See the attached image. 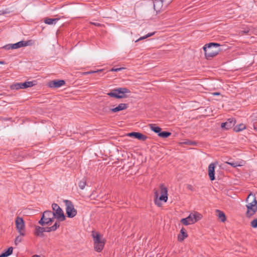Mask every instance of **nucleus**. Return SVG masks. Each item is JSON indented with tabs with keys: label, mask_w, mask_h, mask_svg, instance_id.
Instances as JSON below:
<instances>
[{
	"label": "nucleus",
	"mask_w": 257,
	"mask_h": 257,
	"mask_svg": "<svg viewBox=\"0 0 257 257\" xmlns=\"http://www.w3.org/2000/svg\"><path fill=\"white\" fill-rule=\"evenodd\" d=\"M245 205L247 210L245 213L246 217L250 218L257 212V201L256 197L252 193H250L245 200Z\"/></svg>",
	"instance_id": "1"
},
{
	"label": "nucleus",
	"mask_w": 257,
	"mask_h": 257,
	"mask_svg": "<svg viewBox=\"0 0 257 257\" xmlns=\"http://www.w3.org/2000/svg\"><path fill=\"white\" fill-rule=\"evenodd\" d=\"M219 46L220 45L216 43H210L205 45L203 49L206 58L207 59H209L217 55L220 51L219 49Z\"/></svg>",
	"instance_id": "2"
},
{
	"label": "nucleus",
	"mask_w": 257,
	"mask_h": 257,
	"mask_svg": "<svg viewBox=\"0 0 257 257\" xmlns=\"http://www.w3.org/2000/svg\"><path fill=\"white\" fill-rule=\"evenodd\" d=\"M160 189L161 194L160 196H159V193L157 191H156L154 193V203L159 207L162 205L161 201L166 202L168 200L167 188L164 184H161Z\"/></svg>",
	"instance_id": "3"
},
{
	"label": "nucleus",
	"mask_w": 257,
	"mask_h": 257,
	"mask_svg": "<svg viewBox=\"0 0 257 257\" xmlns=\"http://www.w3.org/2000/svg\"><path fill=\"white\" fill-rule=\"evenodd\" d=\"M92 236L94 241V247L95 251L100 252L103 248L104 241L101 238L100 234L94 231H92Z\"/></svg>",
	"instance_id": "4"
},
{
	"label": "nucleus",
	"mask_w": 257,
	"mask_h": 257,
	"mask_svg": "<svg viewBox=\"0 0 257 257\" xmlns=\"http://www.w3.org/2000/svg\"><path fill=\"white\" fill-rule=\"evenodd\" d=\"M130 90L125 87H120L113 89L107 95L112 97L122 98L126 97V94L130 93Z\"/></svg>",
	"instance_id": "5"
},
{
	"label": "nucleus",
	"mask_w": 257,
	"mask_h": 257,
	"mask_svg": "<svg viewBox=\"0 0 257 257\" xmlns=\"http://www.w3.org/2000/svg\"><path fill=\"white\" fill-rule=\"evenodd\" d=\"M201 218L202 215L200 213L197 212H194L191 213L188 217L182 218L181 220V222L184 225H188L195 223L197 221L200 220Z\"/></svg>",
	"instance_id": "6"
},
{
	"label": "nucleus",
	"mask_w": 257,
	"mask_h": 257,
	"mask_svg": "<svg viewBox=\"0 0 257 257\" xmlns=\"http://www.w3.org/2000/svg\"><path fill=\"white\" fill-rule=\"evenodd\" d=\"M54 218H55L53 212L46 210L43 212L41 219L39 221V223L42 225L48 224L52 222Z\"/></svg>",
	"instance_id": "7"
},
{
	"label": "nucleus",
	"mask_w": 257,
	"mask_h": 257,
	"mask_svg": "<svg viewBox=\"0 0 257 257\" xmlns=\"http://www.w3.org/2000/svg\"><path fill=\"white\" fill-rule=\"evenodd\" d=\"M52 208L53 210L55 218L59 221H64L65 219V216L62 209L56 203H53L52 204Z\"/></svg>",
	"instance_id": "8"
},
{
	"label": "nucleus",
	"mask_w": 257,
	"mask_h": 257,
	"mask_svg": "<svg viewBox=\"0 0 257 257\" xmlns=\"http://www.w3.org/2000/svg\"><path fill=\"white\" fill-rule=\"evenodd\" d=\"M66 206V212L68 217L73 218L77 214V210L74 208V205L72 202L68 200L64 201Z\"/></svg>",
	"instance_id": "9"
},
{
	"label": "nucleus",
	"mask_w": 257,
	"mask_h": 257,
	"mask_svg": "<svg viewBox=\"0 0 257 257\" xmlns=\"http://www.w3.org/2000/svg\"><path fill=\"white\" fill-rule=\"evenodd\" d=\"M17 229L20 234L22 236H25V225L23 219L20 217H17L15 220Z\"/></svg>",
	"instance_id": "10"
},
{
	"label": "nucleus",
	"mask_w": 257,
	"mask_h": 257,
	"mask_svg": "<svg viewBox=\"0 0 257 257\" xmlns=\"http://www.w3.org/2000/svg\"><path fill=\"white\" fill-rule=\"evenodd\" d=\"M36 84V81H26L23 83H16L11 86L12 89L19 90L31 87Z\"/></svg>",
	"instance_id": "11"
},
{
	"label": "nucleus",
	"mask_w": 257,
	"mask_h": 257,
	"mask_svg": "<svg viewBox=\"0 0 257 257\" xmlns=\"http://www.w3.org/2000/svg\"><path fill=\"white\" fill-rule=\"evenodd\" d=\"M236 121L233 117L227 119L226 121L223 122L221 124V127L224 130H228L232 128L235 124Z\"/></svg>",
	"instance_id": "12"
},
{
	"label": "nucleus",
	"mask_w": 257,
	"mask_h": 257,
	"mask_svg": "<svg viewBox=\"0 0 257 257\" xmlns=\"http://www.w3.org/2000/svg\"><path fill=\"white\" fill-rule=\"evenodd\" d=\"M65 82L63 80H52L49 82L48 86L52 88H57L65 84Z\"/></svg>",
	"instance_id": "13"
},
{
	"label": "nucleus",
	"mask_w": 257,
	"mask_h": 257,
	"mask_svg": "<svg viewBox=\"0 0 257 257\" xmlns=\"http://www.w3.org/2000/svg\"><path fill=\"white\" fill-rule=\"evenodd\" d=\"M164 0H154V9L157 13L160 12L163 8Z\"/></svg>",
	"instance_id": "14"
},
{
	"label": "nucleus",
	"mask_w": 257,
	"mask_h": 257,
	"mask_svg": "<svg viewBox=\"0 0 257 257\" xmlns=\"http://www.w3.org/2000/svg\"><path fill=\"white\" fill-rule=\"evenodd\" d=\"M127 136L129 137H134L135 138L143 141H146L147 139V137L146 136L138 132H132L128 134Z\"/></svg>",
	"instance_id": "15"
},
{
	"label": "nucleus",
	"mask_w": 257,
	"mask_h": 257,
	"mask_svg": "<svg viewBox=\"0 0 257 257\" xmlns=\"http://www.w3.org/2000/svg\"><path fill=\"white\" fill-rule=\"evenodd\" d=\"M215 165L214 163H211L208 166V175L211 181L215 180Z\"/></svg>",
	"instance_id": "16"
},
{
	"label": "nucleus",
	"mask_w": 257,
	"mask_h": 257,
	"mask_svg": "<svg viewBox=\"0 0 257 257\" xmlns=\"http://www.w3.org/2000/svg\"><path fill=\"white\" fill-rule=\"evenodd\" d=\"M127 104L126 103H120L118 105L114 108L110 109V111L112 112H116L120 110L126 109L127 108Z\"/></svg>",
	"instance_id": "17"
},
{
	"label": "nucleus",
	"mask_w": 257,
	"mask_h": 257,
	"mask_svg": "<svg viewBox=\"0 0 257 257\" xmlns=\"http://www.w3.org/2000/svg\"><path fill=\"white\" fill-rule=\"evenodd\" d=\"M60 227L59 221H56L53 225L51 227H44L45 232H49L56 230Z\"/></svg>",
	"instance_id": "18"
},
{
	"label": "nucleus",
	"mask_w": 257,
	"mask_h": 257,
	"mask_svg": "<svg viewBox=\"0 0 257 257\" xmlns=\"http://www.w3.org/2000/svg\"><path fill=\"white\" fill-rule=\"evenodd\" d=\"M29 41H21L15 44H12L13 49H18L22 47L27 46L29 45Z\"/></svg>",
	"instance_id": "19"
},
{
	"label": "nucleus",
	"mask_w": 257,
	"mask_h": 257,
	"mask_svg": "<svg viewBox=\"0 0 257 257\" xmlns=\"http://www.w3.org/2000/svg\"><path fill=\"white\" fill-rule=\"evenodd\" d=\"M216 212L217 213V216H218V218L221 222H224L226 220V216L224 213L218 209H217Z\"/></svg>",
	"instance_id": "20"
},
{
	"label": "nucleus",
	"mask_w": 257,
	"mask_h": 257,
	"mask_svg": "<svg viewBox=\"0 0 257 257\" xmlns=\"http://www.w3.org/2000/svg\"><path fill=\"white\" fill-rule=\"evenodd\" d=\"M180 233L181 234L178 235V238L179 241H182L188 236V235L183 228L181 229Z\"/></svg>",
	"instance_id": "21"
},
{
	"label": "nucleus",
	"mask_w": 257,
	"mask_h": 257,
	"mask_svg": "<svg viewBox=\"0 0 257 257\" xmlns=\"http://www.w3.org/2000/svg\"><path fill=\"white\" fill-rule=\"evenodd\" d=\"M45 232L44 227L37 226L36 227L35 234L37 236H43Z\"/></svg>",
	"instance_id": "22"
},
{
	"label": "nucleus",
	"mask_w": 257,
	"mask_h": 257,
	"mask_svg": "<svg viewBox=\"0 0 257 257\" xmlns=\"http://www.w3.org/2000/svg\"><path fill=\"white\" fill-rule=\"evenodd\" d=\"M150 127L152 131L157 133L158 135L161 132V128L160 127L156 126L155 124H150Z\"/></svg>",
	"instance_id": "23"
},
{
	"label": "nucleus",
	"mask_w": 257,
	"mask_h": 257,
	"mask_svg": "<svg viewBox=\"0 0 257 257\" xmlns=\"http://www.w3.org/2000/svg\"><path fill=\"white\" fill-rule=\"evenodd\" d=\"M78 186L81 190H83L86 185V179L84 177L78 183Z\"/></svg>",
	"instance_id": "24"
},
{
	"label": "nucleus",
	"mask_w": 257,
	"mask_h": 257,
	"mask_svg": "<svg viewBox=\"0 0 257 257\" xmlns=\"http://www.w3.org/2000/svg\"><path fill=\"white\" fill-rule=\"evenodd\" d=\"M58 21V19L47 18L45 20L44 22L47 24L52 25L56 24Z\"/></svg>",
	"instance_id": "25"
},
{
	"label": "nucleus",
	"mask_w": 257,
	"mask_h": 257,
	"mask_svg": "<svg viewBox=\"0 0 257 257\" xmlns=\"http://www.w3.org/2000/svg\"><path fill=\"white\" fill-rule=\"evenodd\" d=\"M252 121L254 129L257 131V114L252 116Z\"/></svg>",
	"instance_id": "26"
},
{
	"label": "nucleus",
	"mask_w": 257,
	"mask_h": 257,
	"mask_svg": "<svg viewBox=\"0 0 257 257\" xmlns=\"http://www.w3.org/2000/svg\"><path fill=\"white\" fill-rule=\"evenodd\" d=\"M245 128V125L243 124H239V125H236L234 130L235 132H238L241 131H242Z\"/></svg>",
	"instance_id": "27"
},
{
	"label": "nucleus",
	"mask_w": 257,
	"mask_h": 257,
	"mask_svg": "<svg viewBox=\"0 0 257 257\" xmlns=\"http://www.w3.org/2000/svg\"><path fill=\"white\" fill-rule=\"evenodd\" d=\"M171 135V133L168 132H162L159 134V136L163 138H167Z\"/></svg>",
	"instance_id": "28"
},
{
	"label": "nucleus",
	"mask_w": 257,
	"mask_h": 257,
	"mask_svg": "<svg viewBox=\"0 0 257 257\" xmlns=\"http://www.w3.org/2000/svg\"><path fill=\"white\" fill-rule=\"evenodd\" d=\"M155 34V32H153V33H148V34H147L146 35L144 36H143V37H140L139 39H138L136 42H138L140 40H144L145 39H146L148 37H150L151 36H152L153 35H154Z\"/></svg>",
	"instance_id": "29"
},
{
	"label": "nucleus",
	"mask_w": 257,
	"mask_h": 257,
	"mask_svg": "<svg viewBox=\"0 0 257 257\" xmlns=\"http://www.w3.org/2000/svg\"><path fill=\"white\" fill-rule=\"evenodd\" d=\"M250 226L253 228H255L257 227V217L253 219L252 220L250 221Z\"/></svg>",
	"instance_id": "30"
},
{
	"label": "nucleus",
	"mask_w": 257,
	"mask_h": 257,
	"mask_svg": "<svg viewBox=\"0 0 257 257\" xmlns=\"http://www.w3.org/2000/svg\"><path fill=\"white\" fill-rule=\"evenodd\" d=\"M23 236H22L20 234V235H19L16 237L15 240V243L16 245H18L19 243H20L22 241Z\"/></svg>",
	"instance_id": "31"
},
{
	"label": "nucleus",
	"mask_w": 257,
	"mask_h": 257,
	"mask_svg": "<svg viewBox=\"0 0 257 257\" xmlns=\"http://www.w3.org/2000/svg\"><path fill=\"white\" fill-rule=\"evenodd\" d=\"M227 164H229V165H230L231 166L234 167V168H235L236 167H238V166H240V165L236 162H226Z\"/></svg>",
	"instance_id": "32"
},
{
	"label": "nucleus",
	"mask_w": 257,
	"mask_h": 257,
	"mask_svg": "<svg viewBox=\"0 0 257 257\" xmlns=\"http://www.w3.org/2000/svg\"><path fill=\"white\" fill-rule=\"evenodd\" d=\"M13 250V247H10L8 248V249L6 251H4V253H5L6 255H7V256H8L12 253Z\"/></svg>",
	"instance_id": "33"
},
{
	"label": "nucleus",
	"mask_w": 257,
	"mask_h": 257,
	"mask_svg": "<svg viewBox=\"0 0 257 257\" xmlns=\"http://www.w3.org/2000/svg\"><path fill=\"white\" fill-rule=\"evenodd\" d=\"M3 48L5 49V50L13 49L12 44L6 45L5 46L3 47Z\"/></svg>",
	"instance_id": "34"
},
{
	"label": "nucleus",
	"mask_w": 257,
	"mask_h": 257,
	"mask_svg": "<svg viewBox=\"0 0 257 257\" xmlns=\"http://www.w3.org/2000/svg\"><path fill=\"white\" fill-rule=\"evenodd\" d=\"M124 68L123 67H119V68H112L110 71H115V72H118V71H121L123 69H124Z\"/></svg>",
	"instance_id": "35"
},
{
	"label": "nucleus",
	"mask_w": 257,
	"mask_h": 257,
	"mask_svg": "<svg viewBox=\"0 0 257 257\" xmlns=\"http://www.w3.org/2000/svg\"><path fill=\"white\" fill-rule=\"evenodd\" d=\"M102 70H98L97 71H88V72H85V74H91V73H98V72H100L102 71Z\"/></svg>",
	"instance_id": "36"
},
{
	"label": "nucleus",
	"mask_w": 257,
	"mask_h": 257,
	"mask_svg": "<svg viewBox=\"0 0 257 257\" xmlns=\"http://www.w3.org/2000/svg\"><path fill=\"white\" fill-rule=\"evenodd\" d=\"M185 144H188V145H194L196 144V143L194 142L188 141V142H185Z\"/></svg>",
	"instance_id": "37"
},
{
	"label": "nucleus",
	"mask_w": 257,
	"mask_h": 257,
	"mask_svg": "<svg viewBox=\"0 0 257 257\" xmlns=\"http://www.w3.org/2000/svg\"><path fill=\"white\" fill-rule=\"evenodd\" d=\"M187 189H188L189 190H190L191 191H193V186L191 185H190V184H188L187 185Z\"/></svg>",
	"instance_id": "38"
},
{
	"label": "nucleus",
	"mask_w": 257,
	"mask_h": 257,
	"mask_svg": "<svg viewBox=\"0 0 257 257\" xmlns=\"http://www.w3.org/2000/svg\"><path fill=\"white\" fill-rule=\"evenodd\" d=\"M91 24L95 26H97V27H100L101 26V24H100V23H93V22H91Z\"/></svg>",
	"instance_id": "39"
},
{
	"label": "nucleus",
	"mask_w": 257,
	"mask_h": 257,
	"mask_svg": "<svg viewBox=\"0 0 257 257\" xmlns=\"http://www.w3.org/2000/svg\"><path fill=\"white\" fill-rule=\"evenodd\" d=\"M249 29L248 28H247V29H245V30L242 31V32L243 33L247 34L249 32Z\"/></svg>",
	"instance_id": "40"
},
{
	"label": "nucleus",
	"mask_w": 257,
	"mask_h": 257,
	"mask_svg": "<svg viewBox=\"0 0 257 257\" xmlns=\"http://www.w3.org/2000/svg\"><path fill=\"white\" fill-rule=\"evenodd\" d=\"M0 257H7V255H6V253L4 252L1 254H0Z\"/></svg>",
	"instance_id": "41"
},
{
	"label": "nucleus",
	"mask_w": 257,
	"mask_h": 257,
	"mask_svg": "<svg viewBox=\"0 0 257 257\" xmlns=\"http://www.w3.org/2000/svg\"><path fill=\"white\" fill-rule=\"evenodd\" d=\"M220 94V93L219 92H214L213 93L214 95H219Z\"/></svg>",
	"instance_id": "42"
},
{
	"label": "nucleus",
	"mask_w": 257,
	"mask_h": 257,
	"mask_svg": "<svg viewBox=\"0 0 257 257\" xmlns=\"http://www.w3.org/2000/svg\"><path fill=\"white\" fill-rule=\"evenodd\" d=\"M0 64H5V62L4 61H0Z\"/></svg>",
	"instance_id": "43"
},
{
	"label": "nucleus",
	"mask_w": 257,
	"mask_h": 257,
	"mask_svg": "<svg viewBox=\"0 0 257 257\" xmlns=\"http://www.w3.org/2000/svg\"><path fill=\"white\" fill-rule=\"evenodd\" d=\"M33 257H41L40 255H34L33 256Z\"/></svg>",
	"instance_id": "44"
},
{
	"label": "nucleus",
	"mask_w": 257,
	"mask_h": 257,
	"mask_svg": "<svg viewBox=\"0 0 257 257\" xmlns=\"http://www.w3.org/2000/svg\"><path fill=\"white\" fill-rule=\"evenodd\" d=\"M26 191H27L28 193H31V192H32V190H26Z\"/></svg>",
	"instance_id": "45"
},
{
	"label": "nucleus",
	"mask_w": 257,
	"mask_h": 257,
	"mask_svg": "<svg viewBox=\"0 0 257 257\" xmlns=\"http://www.w3.org/2000/svg\"><path fill=\"white\" fill-rule=\"evenodd\" d=\"M25 187H26V185H25L23 186V188H24V190H26Z\"/></svg>",
	"instance_id": "46"
}]
</instances>
